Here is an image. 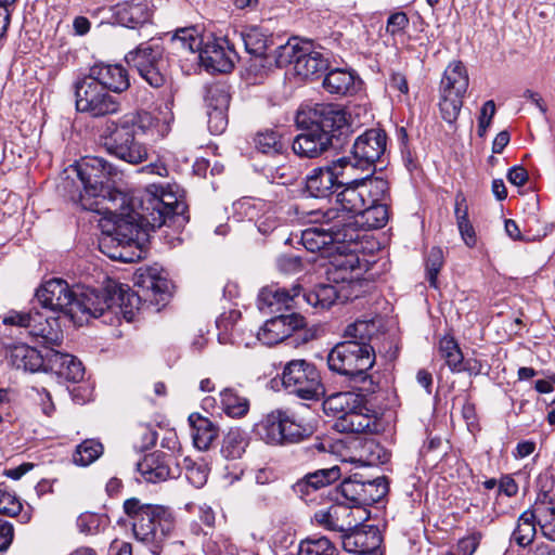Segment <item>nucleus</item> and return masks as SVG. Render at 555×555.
<instances>
[{
  "label": "nucleus",
  "instance_id": "nucleus-1",
  "mask_svg": "<svg viewBox=\"0 0 555 555\" xmlns=\"http://www.w3.org/2000/svg\"><path fill=\"white\" fill-rule=\"evenodd\" d=\"M296 125L300 129L293 141V151L301 158H317L335 144H341L352 132L344 107L318 103L298 111Z\"/></svg>",
  "mask_w": 555,
  "mask_h": 555
},
{
  "label": "nucleus",
  "instance_id": "nucleus-2",
  "mask_svg": "<svg viewBox=\"0 0 555 555\" xmlns=\"http://www.w3.org/2000/svg\"><path fill=\"white\" fill-rule=\"evenodd\" d=\"M336 194V206L315 215L322 216L326 230L340 241L360 238L357 232V218L367 203L384 201L388 193V182L383 178H360L344 182Z\"/></svg>",
  "mask_w": 555,
  "mask_h": 555
},
{
  "label": "nucleus",
  "instance_id": "nucleus-3",
  "mask_svg": "<svg viewBox=\"0 0 555 555\" xmlns=\"http://www.w3.org/2000/svg\"><path fill=\"white\" fill-rule=\"evenodd\" d=\"M151 125L152 116L147 112H128L117 119H107L101 127L100 138L108 154L138 165L147 158V149L139 141V135Z\"/></svg>",
  "mask_w": 555,
  "mask_h": 555
},
{
  "label": "nucleus",
  "instance_id": "nucleus-4",
  "mask_svg": "<svg viewBox=\"0 0 555 555\" xmlns=\"http://www.w3.org/2000/svg\"><path fill=\"white\" fill-rule=\"evenodd\" d=\"M163 204L150 194L145 197H127L124 207L114 208L113 204L105 209L116 216L114 228L107 232L119 244L137 246L141 235L147 234L150 230L155 231L163 227L162 215L152 212Z\"/></svg>",
  "mask_w": 555,
  "mask_h": 555
},
{
  "label": "nucleus",
  "instance_id": "nucleus-5",
  "mask_svg": "<svg viewBox=\"0 0 555 555\" xmlns=\"http://www.w3.org/2000/svg\"><path fill=\"white\" fill-rule=\"evenodd\" d=\"M124 509L132 520L134 538L144 544L160 547L175 529V518L163 505L144 504L131 498L125 501Z\"/></svg>",
  "mask_w": 555,
  "mask_h": 555
},
{
  "label": "nucleus",
  "instance_id": "nucleus-6",
  "mask_svg": "<svg viewBox=\"0 0 555 555\" xmlns=\"http://www.w3.org/2000/svg\"><path fill=\"white\" fill-rule=\"evenodd\" d=\"M75 170L83 185L86 195L107 199L114 208L124 207L127 203V194L111 185L120 179L121 172L104 158L85 157L77 163Z\"/></svg>",
  "mask_w": 555,
  "mask_h": 555
},
{
  "label": "nucleus",
  "instance_id": "nucleus-7",
  "mask_svg": "<svg viewBox=\"0 0 555 555\" xmlns=\"http://www.w3.org/2000/svg\"><path fill=\"white\" fill-rule=\"evenodd\" d=\"M255 434L270 446L297 443L313 433V427L288 409L266 414L256 425Z\"/></svg>",
  "mask_w": 555,
  "mask_h": 555
},
{
  "label": "nucleus",
  "instance_id": "nucleus-8",
  "mask_svg": "<svg viewBox=\"0 0 555 555\" xmlns=\"http://www.w3.org/2000/svg\"><path fill=\"white\" fill-rule=\"evenodd\" d=\"M375 362V353L369 344L346 340L338 343L327 356L331 371L348 376L351 380L365 383L366 371Z\"/></svg>",
  "mask_w": 555,
  "mask_h": 555
},
{
  "label": "nucleus",
  "instance_id": "nucleus-9",
  "mask_svg": "<svg viewBox=\"0 0 555 555\" xmlns=\"http://www.w3.org/2000/svg\"><path fill=\"white\" fill-rule=\"evenodd\" d=\"M282 385L289 393L305 400H319L325 393L319 370L304 359H295L285 364Z\"/></svg>",
  "mask_w": 555,
  "mask_h": 555
},
{
  "label": "nucleus",
  "instance_id": "nucleus-10",
  "mask_svg": "<svg viewBox=\"0 0 555 555\" xmlns=\"http://www.w3.org/2000/svg\"><path fill=\"white\" fill-rule=\"evenodd\" d=\"M75 98L77 111L93 118L115 115L120 112L119 100L109 94V91L89 75L75 82Z\"/></svg>",
  "mask_w": 555,
  "mask_h": 555
},
{
  "label": "nucleus",
  "instance_id": "nucleus-11",
  "mask_svg": "<svg viewBox=\"0 0 555 555\" xmlns=\"http://www.w3.org/2000/svg\"><path fill=\"white\" fill-rule=\"evenodd\" d=\"M127 63L153 88H160L167 81V60L164 48L153 40L139 44L126 55Z\"/></svg>",
  "mask_w": 555,
  "mask_h": 555
},
{
  "label": "nucleus",
  "instance_id": "nucleus-12",
  "mask_svg": "<svg viewBox=\"0 0 555 555\" xmlns=\"http://www.w3.org/2000/svg\"><path fill=\"white\" fill-rule=\"evenodd\" d=\"M468 88V75L462 62L451 63L444 70L440 88L439 109L444 121H456Z\"/></svg>",
  "mask_w": 555,
  "mask_h": 555
},
{
  "label": "nucleus",
  "instance_id": "nucleus-13",
  "mask_svg": "<svg viewBox=\"0 0 555 555\" xmlns=\"http://www.w3.org/2000/svg\"><path fill=\"white\" fill-rule=\"evenodd\" d=\"M349 164L347 157H340L325 166L312 169L306 178V190L313 197H328L339 189L343 183L341 178L352 176Z\"/></svg>",
  "mask_w": 555,
  "mask_h": 555
},
{
  "label": "nucleus",
  "instance_id": "nucleus-14",
  "mask_svg": "<svg viewBox=\"0 0 555 555\" xmlns=\"http://www.w3.org/2000/svg\"><path fill=\"white\" fill-rule=\"evenodd\" d=\"M386 132L378 128L369 129L359 135L352 145L351 156H346L350 162V171L373 167L386 152Z\"/></svg>",
  "mask_w": 555,
  "mask_h": 555
},
{
  "label": "nucleus",
  "instance_id": "nucleus-15",
  "mask_svg": "<svg viewBox=\"0 0 555 555\" xmlns=\"http://www.w3.org/2000/svg\"><path fill=\"white\" fill-rule=\"evenodd\" d=\"M36 298L42 308L70 320L75 293L68 283L62 279H51L44 282L36 292Z\"/></svg>",
  "mask_w": 555,
  "mask_h": 555
},
{
  "label": "nucleus",
  "instance_id": "nucleus-16",
  "mask_svg": "<svg viewBox=\"0 0 555 555\" xmlns=\"http://www.w3.org/2000/svg\"><path fill=\"white\" fill-rule=\"evenodd\" d=\"M539 492L535 498V514L538 526L544 538L555 542V493H553V480L548 476H539Z\"/></svg>",
  "mask_w": 555,
  "mask_h": 555
},
{
  "label": "nucleus",
  "instance_id": "nucleus-17",
  "mask_svg": "<svg viewBox=\"0 0 555 555\" xmlns=\"http://www.w3.org/2000/svg\"><path fill=\"white\" fill-rule=\"evenodd\" d=\"M306 326L305 318L297 313H281L266 321L263 326L258 331L255 339L261 341L263 345H276L294 332L301 330Z\"/></svg>",
  "mask_w": 555,
  "mask_h": 555
},
{
  "label": "nucleus",
  "instance_id": "nucleus-18",
  "mask_svg": "<svg viewBox=\"0 0 555 555\" xmlns=\"http://www.w3.org/2000/svg\"><path fill=\"white\" fill-rule=\"evenodd\" d=\"M301 291L299 284L294 285L291 289L278 285L266 286L259 292L258 308L263 312L276 313L300 307Z\"/></svg>",
  "mask_w": 555,
  "mask_h": 555
},
{
  "label": "nucleus",
  "instance_id": "nucleus-19",
  "mask_svg": "<svg viewBox=\"0 0 555 555\" xmlns=\"http://www.w3.org/2000/svg\"><path fill=\"white\" fill-rule=\"evenodd\" d=\"M111 295L112 285L107 286L104 292L88 288L79 295L75 293L70 321H81L85 315L99 318L103 315L105 311H111V306H113Z\"/></svg>",
  "mask_w": 555,
  "mask_h": 555
},
{
  "label": "nucleus",
  "instance_id": "nucleus-20",
  "mask_svg": "<svg viewBox=\"0 0 555 555\" xmlns=\"http://www.w3.org/2000/svg\"><path fill=\"white\" fill-rule=\"evenodd\" d=\"M208 128L212 134H221L228 126L230 94L222 86H216L207 92Z\"/></svg>",
  "mask_w": 555,
  "mask_h": 555
},
{
  "label": "nucleus",
  "instance_id": "nucleus-21",
  "mask_svg": "<svg viewBox=\"0 0 555 555\" xmlns=\"http://www.w3.org/2000/svg\"><path fill=\"white\" fill-rule=\"evenodd\" d=\"M88 75L114 93H122L130 87L128 70L120 64H94Z\"/></svg>",
  "mask_w": 555,
  "mask_h": 555
},
{
  "label": "nucleus",
  "instance_id": "nucleus-22",
  "mask_svg": "<svg viewBox=\"0 0 555 555\" xmlns=\"http://www.w3.org/2000/svg\"><path fill=\"white\" fill-rule=\"evenodd\" d=\"M223 42H207L205 47H201L198 59L202 64L211 72L229 73L234 67V59L236 53L224 47Z\"/></svg>",
  "mask_w": 555,
  "mask_h": 555
},
{
  "label": "nucleus",
  "instance_id": "nucleus-23",
  "mask_svg": "<svg viewBox=\"0 0 555 555\" xmlns=\"http://www.w3.org/2000/svg\"><path fill=\"white\" fill-rule=\"evenodd\" d=\"M112 11L116 22L129 28L143 25L151 18V10L146 0L119 2L113 7Z\"/></svg>",
  "mask_w": 555,
  "mask_h": 555
},
{
  "label": "nucleus",
  "instance_id": "nucleus-24",
  "mask_svg": "<svg viewBox=\"0 0 555 555\" xmlns=\"http://www.w3.org/2000/svg\"><path fill=\"white\" fill-rule=\"evenodd\" d=\"M172 456L160 451L146 454L141 462L138 463V470L147 482H160L173 477L170 468Z\"/></svg>",
  "mask_w": 555,
  "mask_h": 555
},
{
  "label": "nucleus",
  "instance_id": "nucleus-25",
  "mask_svg": "<svg viewBox=\"0 0 555 555\" xmlns=\"http://www.w3.org/2000/svg\"><path fill=\"white\" fill-rule=\"evenodd\" d=\"M353 243H337L338 256L332 261L334 281L351 282L361 274L359 256L350 249Z\"/></svg>",
  "mask_w": 555,
  "mask_h": 555
},
{
  "label": "nucleus",
  "instance_id": "nucleus-26",
  "mask_svg": "<svg viewBox=\"0 0 555 555\" xmlns=\"http://www.w3.org/2000/svg\"><path fill=\"white\" fill-rule=\"evenodd\" d=\"M111 300V311L116 315L121 314L127 322L134 319L141 305L140 296L126 284H112Z\"/></svg>",
  "mask_w": 555,
  "mask_h": 555
},
{
  "label": "nucleus",
  "instance_id": "nucleus-27",
  "mask_svg": "<svg viewBox=\"0 0 555 555\" xmlns=\"http://www.w3.org/2000/svg\"><path fill=\"white\" fill-rule=\"evenodd\" d=\"M59 315H44L35 311L30 323L29 334L42 339L47 346H59L63 340V331L61 328Z\"/></svg>",
  "mask_w": 555,
  "mask_h": 555
},
{
  "label": "nucleus",
  "instance_id": "nucleus-28",
  "mask_svg": "<svg viewBox=\"0 0 555 555\" xmlns=\"http://www.w3.org/2000/svg\"><path fill=\"white\" fill-rule=\"evenodd\" d=\"M146 194L152 195L163 204V207H157L152 211L162 215L163 225H165L168 220L183 216L186 211V205L178 201L173 193L167 192L160 185H149L139 197H145Z\"/></svg>",
  "mask_w": 555,
  "mask_h": 555
},
{
  "label": "nucleus",
  "instance_id": "nucleus-29",
  "mask_svg": "<svg viewBox=\"0 0 555 555\" xmlns=\"http://www.w3.org/2000/svg\"><path fill=\"white\" fill-rule=\"evenodd\" d=\"M7 358L13 367L25 372H38L44 364L42 353L26 344L11 346Z\"/></svg>",
  "mask_w": 555,
  "mask_h": 555
},
{
  "label": "nucleus",
  "instance_id": "nucleus-30",
  "mask_svg": "<svg viewBox=\"0 0 555 555\" xmlns=\"http://www.w3.org/2000/svg\"><path fill=\"white\" fill-rule=\"evenodd\" d=\"M341 477L340 467L334 465L330 468L317 469L313 473L307 474L304 478L298 480L294 490L301 498L310 493V491H317L321 488L327 487Z\"/></svg>",
  "mask_w": 555,
  "mask_h": 555
},
{
  "label": "nucleus",
  "instance_id": "nucleus-31",
  "mask_svg": "<svg viewBox=\"0 0 555 555\" xmlns=\"http://www.w3.org/2000/svg\"><path fill=\"white\" fill-rule=\"evenodd\" d=\"M241 314L236 310H231L228 314H222L216 322L218 333V340L220 344H232L237 346L250 347L254 337L249 335L250 339H246L243 333L238 332L237 320Z\"/></svg>",
  "mask_w": 555,
  "mask_h": 555
},
{
  "label": "nucleus",
  "instance_id": "nucleus-32",
  "mask_svg": "<svg viewBox=\"0 0 555 555\" xmlns=\"http://www.w3.org/2000/svg\"><path fill=\"white\" fill-rule=\"evenodd\" d=\"M189 423L192 427V438L194 447L201 451H206L219 436V428L209 418L198 413H192L189 416Z\"/></svg>",
  "mask_w": 555,
  "mask_h": 555
},
{
  "label": "nucleus",
  "instance_id": "nucleus-33",
  "mask_svg": "<svg viewBox=\"0 0 555 555\" xmlns=\"http://www.w3.org/2000/svg\"><path fill=\"white\" fill-rule=\"evenodd\" d=\"M241 39L246 51L259 60V65L266 63L269 56V48L273 43L272 37L263 33L259 27H249L241 33Z\"/></svg>",
  "mask_w": 555,
  "mask_h": 555
},
{
  "label": "nucleus",
  "instance_id": "nucleus-34",
  "mask_svg": "<svg viewBox=\"0 0 555 555\" xmlns=\"http://www.w3.org/2000/svg\"><path fill=\"white\" fill-rule=\"evenodd\" d=\"M321 222L320 228H309L302 231L301 242L305 248L311 253L323 250L330 244L337 243H357L356 241H340L334 237L330 231L326 230L323 217L317 219Z\"/></svg>",
  "mask_w": 555,
  "mask_h": 555
},
{
  "label": "nucleus",
  "instance_id": "nucleus-35",
  "mask_svg": "<svg viewBox=\"0 0 555 555\" xmlns=\"http://www.w3.org/2000/svg\"><path fill=\"white\" fill-rule=\"evenodd\" d=\"M327 67L328 60L323 52L305 47L299 59L296 60L295 72L304 78H310L323 73Z\"/></svg>",
  "mask_w": 555,
  "mask_h": 555
},
{
  "label": "nucleus",
  "instance_id": "nucleus-36",
  "mask_svg": "<svg viewBox=\"0 0 555 555\" xmlns=\"http://www.w3.org/2000/svg\"><path fill=\"white\" fill-rule=\"evenodd\" d=\"M538 514H535V503L526 509L517 519L516 528L512 533V540L519 546L530 545L537 534Z\"/></svg>",
  "mask_w": 555,
  "mask_h": 555
},
{
  "label": "nucleus",
  "instance_id": "nucleus-37",
  "mask_svg": "<svg viewBox=\"0 0 555 555\" xmlns=\"http://www.w3.org/2000/svg\"><path fill=\"white\" fill-rule=\"evenodd\" d=\"M358 457H351V462L362 466H377L390 460V453L374 438H365L359 441Z\"/></svg>",
  "mask_w": 555,
  "mask_h": 555
},
{
  "label": "nucleus",
  "instance_id": "nucleus-38",
  "mask_svg": "<svg viewBox=\"0 0 555 555\" xmlns=\"http://www.w3.org/2000/svg\"><path fill=\"white\" fill-rule=\"evenodd\" d=\"M203 40L195 27L177 29L170 40V49L180 55L199 53Z\"/></svg>",
  "mask_w": 555,
  "mask_h": 555
},
{
  "label": "nucleus",
  "instance_id": "nucleus-39",
  "mask_svg": "<svg viewBox=\"0 0 555 555\" xmlns=\"http://www.w3.org/2000/svg\"><path fill=\"white\" fill-rule=\"evenodd\" d=\"M380 202L375 201L365 205L363 212L357 218V232L359 234L361 229H379L386 224L388 221V208L386 204Z\"/></svg>",
  "mask_w": 555,
  "mask_h": 555
},
{
  "label": "nucleus",
  "instance_id": "nucleus-40",
  "mask_svg": "<svg viewBox=\"0 0 555 555\" xmlns=\"http://www.w3.org/2000/svg\"><path fill=\"white\" fill-rule=\"evenodd\" d=\"M100 250L113 260L121 262H133L141 258V251L131 250L132 247L127 244H119L109 234L105 233L99 242Z\"/></svg>",
  "mask_w": 555,
  "mask_h": 555
},
{
  "label": "nucleus",
  "instance_id": "nucleus-41",
  "mask_svg": "<svg viewBox=\"0 0 555 555\" xmlns=\"http://www.w3.org/2000/svg\"><path fill=\"white\" fill-rule=\"evenodd\" d=\"M338 298L335 286L330 284L317 285L308 293H300V306L307 304L321 310L328 309Z\"/></svg>",
  "mask_w": 555,
  "mask_h": 555
},
{
  "label": "nucleus",
  "instance_id": "nucleus-42",
  "mask_svg": "<svg viewBox=\"0 0 555 555\" xmlns=\"http://www.w3.org/2000/svg\"><path fill=\"white\" fill-rule=\"evenodd\" d=\"M221 405L230 417H244L249 411V400L233 387H227L220 392Z\"/></svg>",
  "mask_w": 555,
  "mask_h": 555
},
{
  "label": "nucleus",
  "instance_id": "nucleus-43",
  "mask_svg": "<svg viewBox=\"0 0 555 555\" xmlns=\"http://www.w3.org/2000/svg\"><path fill=\"white\" fill-rule=\"evenodd\" d=\"M305 47H299L298 43L287 41L285 44H280L276 49L269 54L266 63H261V67L271 68L285 67L289 64L296 65V60L299 59Z\"/></svg>",
  "mask_w": 555,
  "mask_h": 555
},
{
  "label": "nucleus",
  "instance_id": "nucleus-44",
  "mask_svg": "<svg viewBox=\"0 0 555 555\" xmlns=\"http://www.w3.org/2000/svg\"><path fill=\"white\" fill-rule=\"evenodd\" d=\"M249 439L241 428H231L223 437L221 453L228 460H237L246 452Z\"/></svg>",
  "mask_w": 555,
  "mask_h": 555
},
{
  "label": "nucleus",
  "instance_id": "nucleus-45",
  "mask_svg": "<svg viewBox=\"0 0 555 555\" xmlns=\"http://www.w3.org/2000/svg\"><path fill=\"white\" fill-rule=\"evenodd\" d=\"M352 409H358V397L350 391L333 393L323 401L325 413L335 416L336 420Z\"/></svg>",
  "mask_w": 555,
  "mask_h": 555
},
{
  "label": "nucleus",
  "instance_id": "nucleus-46",
  "mask_svg": "<svg viewBox=\"0 0 555 555\" xmlns=\"http://www.w3.org/2000/svg\"><path fill=\"white\" fill-rule=\"evenodd\" d=\"M371 424V417L358 412L357 409H352L344 414V416H338L335 421L334 428L339 433L362 434L370 430Z\"/></svg>",
  "mask_w": 555,
  "mask_h": 555
},
{
  "label": "nucleus",
  "instance_id": "nucleus-47",
  "mask_svg": "<svg viewBox=\"0 0 555 555\" xmlns=\"http://www.w3.org/2000/svg\"><path fill=\"white\" fill-rule=\"evenodd\" d=\"M323 87L330 93L345 95L353 89L354 77L346 69L335 68L326 74Z\"/></svg>",
  "mask_w": 555,
  "mask_h": 555
},
{
  "label": "nucleus",
  "instance_id": "nucleus-48",
  "mask_svg": "<svg viewBox=\"0 0 555 555\" xmlns=\"http://www.w3.org/2000/svg\"><path fill=\"white\" fill-rule=\"evenodd\" d=\"M103 451L104 447L98 439H85L76 447L72 461L77 466L86 467L95 462Z\"/></svg>",
  "mask_w": 555,
  "mask_h": 555
},
{
  "label": "nucleus",
  "instance_id": "nucleus-49",
  "mask_svg": "<svg viewBox=\"0 0 555 555\" xmlns=\"http://www.w3.org/2000/svg\"><path fill=\"white\" fill-rule=\"evenodd\" d=\"M439 354L444 359L447 365L452 372H463V353L457 341L451 336H443L439 341Z\"/></svg>",
  "mask_w": 555,
  "mask_h": 555
},
{
  "label": "nucleus",
  "instance_id": "nucleus-50",
  "mask_svg": "<svg viewBox=\"0 0 555 555\" xmlns=\"http://www.w3.org/2000/svg\"><path fill=\"white\" fill-rule=\"evenodd\" d=\"M365 479L361 474H353L344 479L339 486L343 496L352 505H363V496H365Z\"/></svg>",
  "mask_w": 555,
  "mask_h": 555
},
{
  "label": "nucleus",
  "instance_id": "nucleus-51",
  "mask_svg": "<svg viewBox=\"0 0 555 555\" xmlns=\"http://www.w3.org/2000/svg\"><path fill=\"white\" fill-rule=\"evenodd\" d=\"M297 555H339V552L328 538L320 537L302 540Z\"/></svg>",
  "mask_w": 555,
  "mask_h": 555
},
{
  "label": "nucleus",
  "instance_id": "nucleus-52",
  "mask_svg": "<svg viewBox=\"0 0 555 555\" xmlns=\"http://www.w3.org/2000/svg\"><path fill=\"white\" fill-rule=\"evenodd\" d=\"M376 333L375 322L372 320H358L354 323L347 326L345 336L349 337V340L357 343L369 344L371 338Z\"/></svg>",
  "mask_w": 555,
  "mask_h": 555
},
{
  "label": "nucleus",
  "instance_id": "nucleus-53",
  "mask_svg": "<svg viewBox=\"0 0 555 555\" xmlns=\"http://www.w3.org/2000/svg\"><path fill=\"white\" fill-rule=\"evenodd\" d=\"M257 150L263 154H280L284 149L281 135L273 130H266L255 137Z\"/></svg>",
  "mask_w": 555,
  "mask_h": 555
},
{
  "label": "nucleus",
  "instance_id": "nucleus-54",
  "mask_svg": "<svg viewBox=\"0 0 555 555\" xmlns=\"http://www.w3.org/2000/svg\"><path fill=\"white\" fill-rule=\"evenodd\" d=\"M443 264V253L440 247H433L426 259V275L429 285L438 288V274Z\"/></svg>",
  "mask_w": 555,
  "mask_h": 555
},
{
  "label": "nucleus",
  "instance_id": "nucleus-55",
  "mask_svg": "<svg viewBox=\"0 0 555 555\" xmlns=\"http://www.w3.org/2000/svg\"><path fill=\"white\" fill-rule=\"evenodd\" d=\"M365 496H363V505L376 503L382 500L388 492V485L385 477L374 479H365Z\"/></svg>",
  "mask_w": 555,
  "mask_h": 555
},
{
  "label": "nucleus",
  "instance_id": "nucleus-56",
  "mask_svg": "<svg viewBox=\"0 0 555 555\" xmlns=\"http://www.w3.org/2000/svg\"><path fill=\"white\" fill-rule=\"evenodd\" d=\"M44 359V364L41 366L43 371H50L61 377L66 364V358L68 353H62L53 349V346H47L46 352L42 353Z\"/></svg>",
  "mask_w": 555,
  "mask_h": 555
},
{
  "label": "nucleus",
  "instance_id": "nucleus-57",
  "mask_svg": "<svg viewBox=\"0 0 555 555\" xmlns=\"http://www.w3.org/2000/svg\"><path fill=\"white\" fill-rule=\"evenodd\" d=\"M143 284L145 285L146 289H150L155 295L160 296L162 300H165L166 297L169 296L170 294L171 282L164 276L156 275L150 272L143 279Z\"/></svg>",
  "mask_w": 555,
  "mask_h": 555
},
{
  "label": "nucleus",
  "instance_id": "nucleus-58",
  "mask_svg": "<svg viewBox=\"0 0 555 555\" xmlns=\"http://www.w3.org/2000/svg\"><path fill=\"white\" fill-rule=\"evenodd\" d=\"M63 373L61 375L62 378L77 383L83 378L85 369L82 363L72 354H68L66 358V364L64 369H62Z\"/></svg>",
  "mask_w": 555,
  "mask_h": 555
},
{
  "label": "nucleus",
  "instance_id": "nucleus-59",
  "mask_svg": "<svg viewBox=\"0 0 555 555\" xmlns=\"http://www.w3.org/2000/svg\"><path fill=\"white\" fill-rule=\"evenodd\" d=\"M231 543L228 538L222 534L211 535L204 543V552L206 555H222L231 552Z\"/></svg>",
  "mask_w": 555,
  "mask_h": 555
},
{
  "label": "nucleus",
  "instance_id": "nucleus-60",
  "mask_svg": "<svg viewBox=\"0 0 555 555\" xmlns=\"http://www.w3.org/2000/svg\"><path fill=\"white\" fill-rule=\"evenodd\" d=\"M408 26V15L402 11H398L389 15L386 25V31L387 34L395 37L398 35H402Z\"/></svg>",
  "mask_w": 555,
  "mask_h": 555
},
{
  "label": "nucleus",
  "instance_id": "nucleus-61",
  "mask_svg": "<svg viewBox=\"0 0 555 555\" xmlns=\"http://www.w3.org/2000/svg\"><path fill=\"white\" fill-rule=\"evenodd\" d=\"M22 511V504L18 499L2 490L0 495V514L16 516Z\"/></svg>",
  "mask_w": 555,
  "mask_h": 555
},
{
  "label": "nucleus",
  "instance_id": "nucleus-62",
  "mask_svg": "<svg viewBox=\"0 0 555 555\" xmlns=\"http://www.w3.org/2000/svg\"><path fill=\"white\" fill-rule=\"evenodd\" d=\"M34 312H20V311H9L3 318V324L18 326L26 328L28 332L30 330V323L33 320Z\"/></svg>",
  "mask_w": 555,
  "mask_h": 555
},
{
  "label": "nucleus",
  "instance_id": "nucleus-63",
  "mask_svg": "<svg viewBox=\"0 0 555 555\" xmlns=\"http://www.w3.org/2000/svg\"><path fill=\"white\" fill-rule=\"evenodd\" d=\"M481 540L480 532H473L472 534L461 539L457 543V552L461 555H473Z\"/></svg>",
  "mask_w": 555,
  "mask_h": 555
},
{
  "label": "nucleus",
  "instance_id": "nucleus-64",
  "mask_svg": "<svg viewBox=\"0 0 555 555\" xmlns=\"http://www.w3.org/2000/svg\"><path fill=\"white\" fill-rule=\"evenodd\" d=\"M454 215L456 219V223L462 221H468V205L466 196L462 191H459L455 194L454 198Z\"/></svg>",
  "mask_w": 555,
  "mask_h": 555
}]
</instances>
